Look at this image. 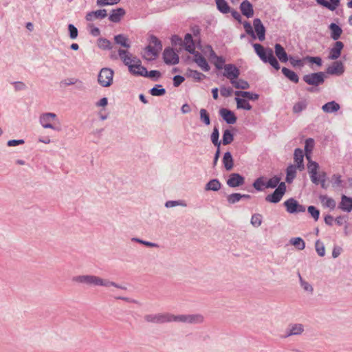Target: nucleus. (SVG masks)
<instances>
[{
    "mask_svg": "<svg viewBox=\"0 0 352 352\" xmlns=\"http://www.w3.org/2000/svg\"><path fill=\"white\" fill-rule=\"evenodd\" d=\"M74 282L85 284L88 286H102L105 287H114L120 289L126 290L125 286L120 285L109 279H103L95 275H79L72 278Z\"/></svg>",
    "mask_w": 352,
    "mask_h": 352,
    "instance_id": "f257e3e1",
    "label": "nucleus"
},
{
    "mask_svg": "<svg viewBox=\"0 0 352 352\" xmlns=\"http://www.w3.org/2000/svg\"><path fill=\"white\" fill-rule=\"evenodd\" d=\"M144 319L146 322L164 324L175 322V315L170 313H158L146 314Z\"/></svg>",
    "mask_w": 352,
    "mask_h": 352,
    "instance_id": "f03ea898",
    "label": "nucleus"
},
{
    "mask_svg": "<svg viewBox=\"0 0 352 352\" xmlns=\"http://www.w3.org/2000/svg\"><path fill=\"white\" fill-rule=\"evenodd\" d=\"M118 52L120 59L125 65L128 66L131 73L134 71V67L140 66L141 60L136 56H133L127 50L120 49Z\"/></svg>",
    "mask_w": 352,
    "mask_h": 352,
    "instance_id": "7ed1b4c3",
    "label": "nucleus"
},
{
    "mask_svg": "<svg viewBox=\"0 0 352 352\" xmlns=\"http://www.w3.org/2000/svg\"><path fill=\"white\" fill-rule=\"evenodd\" d=\"M204 317L200 314L175 315V322L184 324H201Z\"/></svg>",
    "mask_w": 352,
    "mask_h": 352,
    "instance_id": "20e7f679",
    "label": "nucleus"
},
{
    "mask_svg": "<svg viewBox=\"0 0 352 352\" xmlns=\"http://www.w3.org/2000/svg\"><path fill=\"white\" fill-rule=\"evenodd\" d=\"M57 119V116L54 113H45L40 116V123L45 129H52L56 131H60L61 128L59 125L52 124V122Z\"/></svg>",
    "mask_w": 352,
    "mask_h": 352,
    "instance_id": "39448f33",
    "label": "nucleus"
},
{
    "mask_svg": "<svg viewBox=\"0 0 352 352\" xmlns=\"http://www.w3.org/2000/svg\"><path fill=\"white\" fill-rule=\"evenodd\" d=\"M114 72L107 67L101 69L98 76V83L104 87H110L113 83Z\"/></svg>",
    "mask_w": 352,
    "mask_h": 352,
    "instance_id": "423d86ee",
    "label": "nucleus"
},
{
    "mask_svg": "<svg viewBox=\"0 0 352 352\" xmlns=\"http://www.w3.org/2000/svg\"><path fill=\"white\" fill-rule=\"evenodd\" d=\"M325 77L324 72H319L306 74L302 77V79L307 85L318 87L324 83Z\"/></svg>",
    "mask_w": 352,
    "mask_h": 352,
    "instance_id": "0eeeda50",
    "label": "nucleus"
},
{
    "mask_svg": "<svg viewBox=\"0 0 352 352\" xmlns=\"http://www.w3.org/2000/svg\"><path fill=\"white\" fill-rule=\"evenodd\" d=\"M285 192L286 185L285 182H280L274 191L272 193L267 195L265 199L267 202L277 204L280 201Z\"/></svg>",
    "mask_w": 352,
    "mask_h": 352,
    "instance_id": "6e6552de",
    "label": "nucleus"
},
{
    "mask_svg": "<svg viewBox=\"0 0 352 352\" xmlns=\"http://www.w3.org/2000/svg\"><path fill=\"white\" fill-rule=\"evenodd\" d=\"M287 212L290 214L305 212L306 210L305 206L300 204L297 200L291 197L283 203Z\"/></svg>",
    "mask_w": 352,
    "mask_h": 352,
    "instance_id": "1a4fd4ad",
    "label": "nucleus"
},
{
    "mask_svg": "<svg viewBox=\"0 0 352 352\" xmlns=\"http://www.w3.org/2000/svg\"><path fill=\"white\" fill-rule=\"evenodd\" d=\"M163 60L166 65H175L179 63L178 54L171 47H166L163 52Z\"/></svg>",
    "mask_w": 352,
    "mask_h": 352,
    "instance_id": "9d476101",
    "label": "nucleus"
},
{
    "mask_svg": "<svg viewBox=\"0 0 352 352\" xmlns=\"http://www.w3.org/2000/svg\"><path fill=\"white\" fill-rule=\"evenodd\" d=\"M188 52L194 56L193 61L204 72H208L210 67L206 59L197 51L190 48L188 50Z\"/></svg>",
    "mask_w": 352,
    "mask_h": 352,
    "instance_id": "9b49d317",
    "label": "nucleus"
},
{
    "mask_svg": "<svg viewBox=\"0 0 352 352\" xmlns=\"http://www.w3.org/2000/svg\"><path fill=\"white\" fill-rule=\"evenodd\" d=\"M326 72L329 75L341 76L344 72V67L342 61H334L331 65L329 66Z\"/></svg>",
    "mask_w": 352,
    "mask_h": 352,
    "instance_id": "f8f14e48",
    "label": "nucleus"
},
{
    "mask_svg": "<svg viewBox=\"0 0 352 352\" xmlns=\"http://www.w3.org/2000/svg\"><path fill=\"white\" fill-rule=\"evenodd\" d=\"M240 75L239 69L233 64H227L224 65L223 76L230 80V82L237 79Z\"/></svg>",
    "mask_w": 352,
    "mask_h": 352,
    "instance_id": "ddd939ff",
    "label": "nucleus"
},
{
    "mask_svg": "<svg viewBox=\"0 0 352 352\" xmlns=\"http://www.w3.org/2000/svg\"><path fill=\"white\" fill-rule=\"evenodd\" d=\"M220 116L228 124H233L236 123L237 118L234 113L226 108H221L219 111Z\"/></svg>",
    "mask_w": 352,
    "mask_h": 352,
    "instance_id": "4468645a",
    "label": "nucleus"
},
{
    "mask_svg": "<svg viewBox=\"0 0 352 352\" xmlns=\"http://www.w3.org/2000/svg\"><path fill=\"white\" fill-rule=\"evenodd\" d=\"M245 183V178L239 173H231L227 180V184L231 188L242 186Z\"/></svg>",
    "mask_w": 352,
    "mask_h": 352,
    "instance_id": "2eb2a0df",
    "label": "nucleus"
},
{
    "mask_svg": "<svg viewBox=\"0 0 352 352\" xmlns=\"http://www.w3.org/2000/svg\"><path fill=\"white\" fill-rule=\"evenodd\" d=\"M108 15L106 9H100L94 11H91L87 13L85 19L87 21H93L96 19H103Z\"/></svg>",
    "mask_w": 352,
    "mask_h": 352,
    "instance_id": "dca6fc26",
    "label": "nucleus"
},
{
    "mask_svg": "<svg viewBox=\"0 0 352 352\" xmlns=\"http://www.w3.org/2000/svg\"><path fill=\"white\" fill-rule=\"evenodd\" d=\"M319 168V165L317 162L309 160L308 164H307V168L309 174V177L311 179V181L313 184L318 185V169Z\"/></svg>",
    "mask_w": 352,
    "mask_h": 352,
    "instance_id": "f3484780",
    "label": "nucleus"
},
{
    "mask_svg": "<svg viewBox=\"0 0 352 352\" xmlns=\"http://www.w3.org/2000/svg\"><path fill=\"white\" fill-rule=\"evenodd\" d=\"M344 48V43L342 41H336L333 46L331 48L329 58L337 60L341 55V52Z\"/></svg>",
    "mask_w": 352,
    "mask_h": 352,
    "instance_id": "a211bd4d",
    "label": "nucleus"
},
{
    "mask_svg": "<svg viewBox=\"0 0 352 352\" xmlns=\"http://www.w3.org/2000/svg\"><path fill=\"white\" fill-rule=\"evenodd\" d=\"M125 14L126 11L122 8L112 9L109 14V20L115 23H119Z\"/></svg>",
    "mask_w": 352,
    "mask_h": 352,
    "instance_id": "6ab92c4d",
    "label": "nucleus"
},
{
    "mask_svg": "<svg viewBox=\"0 0 352 352\" xmlns=\"http://www.w3.org/2000/svg\"><path fill=\"white\" fill-rule=\"evenodd\" d=\"M253 25L255 32L257 34L258 38L260 41H263L265 38V28L262 23L260 19H254L253 21Z\"/></svg>",
    "mask_w": 352,
    "mask_h": 352,
    "instance_id": "aec40b11",
    "label": "nucleus"
},
{
    "mask_svg": "<svg viewBox=\"0 0 352 352\" xmlns=\"http://www.w3.org/2000/svg\"><path fill=\"white\" fill-rule=\"evenodd\" d=\"M240 10L243 15L250 18L254 15L252 4L248 0H244L240 4Z\"/></svg>",
    "mask_w": 352,
    "mask_h": 352,
    "instance_id": "412c9836",
    "label": "nucleus"
},
{
    "mask_svg": "<svg viewBox=\"0 0 352 352\" xmlns=\"http://www.w3.org/2000/svg\"><path fill=\"white\" fill-rule=\"evenodd\" d=\"M275 54L281 63H287L289 58L285 48L279 43L274 45Z\"/></svg>",
    "mask_w": 352,
    "mask_h": 352,
    "instance_id": "4be33fe9",
    "label": "nucleus"
},
{
    "mask_svg": "<svg viewBox=\"0 0 352 352\" xmlns=\"http://www.w3.org/2000/svg\"><path fill=\"white\" fill-rule=\"evenodd\" d=\"M338 208L344 212H350L352 210V198L342 195Z\"/></svg>",
    "mask_w": 352,
    "mask_h": 352,
    "instance_id": "5701e85b",
    "label": "nucleus"
},
{
    "mask_svg": "<svg viewBox=\"0 0 352 352\" xmlns=\"http://www.w3.org/2000/svg\"><path fill=\"white\" fill-rule=\"evenodd\" d=\"M253 47L256 54L261 58V60L263 62L265 61V59L267 58L268 50L270 48H265L262 45L259 43L253 44Z\"/></svg>",
    "mask_w": 352,
    "mask_h": 352,
    "instance_id": "b1692460",
    "label": "nucleus"
},
{
    "mask_svg": "<svg viewBox=\"0 0 352 352\" xmlns=\"http://www.w3.org/2000/svg\"><path fill=\"white\" fill-rule=\"evenodd\" d=\"M304 331L303 325L301 324H294L291 325L287 329V333L284 338H287L291 336H296L301 334Z\"/></svg>",
    "mask_w": 352,
    "mask_h": 352,
    "instance_id": "393cba45",
    "label": "nucleus"
},
{
    "mask_svg": "<svg viewBox=\"0 0 352 352\" xmlns=\"http://www.w3.org/2000/svg\"><path fill=\"white\" fill-rule=\"evenodd\" d=\"M340 109V104L336 101H331L325 103L322 107V110L324 113H331L338 111Z\"/></svg>",
    "mask_w": 352,
    "mask_h": 352,
    "instance_id": "a878e982",
    "label": "nucleus"
},
{
    "mask_svg": "<svg viewBox=\"0 0 352 352\" xmlns=\"http://www.w3.org/2000/svg\"><path fill=\"white\" fill-rule=\"evenodd\" d=\"M316 2L323 7L329 9L331 11H333L336 9V8L339 6L340 1V0H329V1L327 0H316Z\"/></svg>",
    "mask_w": 352,
    "mask_h": 352,
    "instance_id": "bb28decb",
    "label": "nucleus"
},
{
    "mask_svg": "<svg viewBox=\"0 0 352 352\" xmlns=\"http://www.w3.org/2000/svg\"><path fill=\"white\" fill-rule=\"evenodd\" d=\"M329 28L331 31V38L333 41H338L342 33V28L334 23H331Z\"/></svg>",
    "mask_w": 352,
    "mask_h": 352,
    "instance_id": "cd10ccee",
    "label": "nucleus"
},
{
    "mask_svg": "<svg viewBox=\"0 0 352 352\" xmlns=\"http://www.w3.org/2000/svg\"><path fill=\"white\" fill-rule=\"evenodd\" d=\"M263 63H267L270 64V65L273 67L276 70H278L280 68V64L276 58L274 56V52L272 49H269L267 58Z\"/></svg>",
    "mask_w": 352,
    "mask_h": 352,
    "instance_id": "c85d7f7f",
    "label": "nucleus"
},
{
    "mask_svg": "<svg viewBox=\"0 0 352 352\" xmlns=\"http://www.w3.org/2000/svg\"><path fill=\"white\" fill-rule=\"evenodd\" d=\"M222 162L226 170L229 171L232 169L234 161L230 152L227 151L224 153Z\"/></svg>",
    "mask_w": 352,
    "mask_h": 352,
    "instance_id": "c756f323",
    "label": "nucleus"
},
{
    "mask_svg": "<svg viewBox=\"0 0 352 352\" xmlns=\"http://www.w3.org/2000/svg\"><path fill=\"white\" fill-rule=\"evenodd\" d=\"M307 106L308 101L306 99H301L294 104L292 111L295 114H299L305 110Z\"/></svg>",
    "mask_w": 352,
    "mask_h": 352,
    "instance_id": "7c9ffc66",
    "label": "nucleus"
},
{
    "mask_svg": "<svg viewBox=\"0 0 352 352\" xmlns=\"http://www.w3.org/2000/svg\"><path fill=\"white\" fill-rule=\"evenodd\" d=\"M283 74L290 81L298 83L299 81V77L296 72L294 71L287 68L283 67L281 69Z\"/></svg>",
    "mask_w": 352,
    "mask_h": 352,
    "instance_id": "2f4dec72",
    "label": "nucleus"
},
{
    "mask_svg": "<svg viewBox=\"0 0 352 352\" xmlns=\"http://www.w3.org/2000/svg\"><path fill=\"white\" fill-rule=\"evenodd\" d=\"M294 160L297 164V168L300 170H302L304 168L303 164V151L300 148H296L294 151Z\"/></svg>",
    "mask_w": 352,
    "mask_h": 352,
    "instance_id": "473e14b6",
    "label": "nucleus"
},
{
    "mask_svg": "<svg viewBox=\"0 0 352 352\" xmlns=\"http://www.w3.org/2000/svg\"><path fill=\"white\" fill-rule=\"evenodd\" d=\"M215 3L220 12L227 14L230 12L231 8L226 0H215Z\"/></svg>",
    "mask_w": 352,
    "mask_h": 352,
    "instance_id": "72a5a7b5",
    "label": "nucleus"
},
{
    "mask_svg": "<svg viewBox=\"0 0 352 352\" xmlns=\"http://www.w3.org/2000/svg\"><path fill=\"white\" fill-rule=\"evenodd\" d=\"M182 45H184L185 50L188 52V50L190 48L195 50V41L192 38V34L187 33L184 36V40L182 41Z\"/></svg>",
    "mask_w": 352,
    "mask_h": 352,
    "instance_id": "f704fd0d",
    "label": "nucleus"
},
{
    "mask_svg": "<svg viewBox=\"0 0 352 352\" xmlns=\"http://www.w3.org/2000/svg\"><path fill=\"white\" fill-rule=\"evenodd\" d=\"M221 184L217 179L210 180L205 186V190L217 191L221 188Z\"/></svg>",
    "mask_w": 352,
    "mask_h": 352,
    "instance_id": "c9c22d12",
    "label": "nucleus"
},
{
    "mask_svg": "<svg viewBox=\"0 0 352 352\" xmlns=\"http://www.w3.org/2000/svg\"><path fill=\"white\" fill-rule=\"evenodd\" d=\"M320 200L325 207L329 208L331 210L336 208V201L331 197H329L327 195H320Z\"/></svg>",
    "mask_w": 352,
    "mask_h": 352,
    "instance_id": "e433bc0d",
    "label": "nucleus"
},
{
    "mask_svg": "<svg viewBox=\"0 0 352 352\" xmlns=\"http://www.w3.org/2000/svg\"><path fill=\"white\" fill-rule=\"evenodd\" d=\"M114 41L116 44L120 45L124 47L129 48L131 47L128 38L124 34H120L116 35L114 36Z\"/></svg>",
    "mask_w": 352,
    "mask_h": 352,
    "instance_id": "4c0bfd02",
    "label": "nucleus"
},
{
    "mask_svg": "<svg viewBox=\"0 0 352 352\" xmlns=\"http://www.w3.org/2000/svg\"><path fill=\"white\" fill-rule=\"evenodd\" d=\"M286 182L289 184L292 183L296 175V167L294 165H289L286 170Z\"/></svg>",
    "mask_w": 352,
    "mask_h": 352,
    "instance_id": "58836bf2",
    "label": "nucleus"
},
{
    "mask_svg": "<svg viewBox=\"0 0 352 352\" xmlns=\"http://www.w3.org/2000/svg\"><path fill=\"white\" fill-rule=\"evenodd\" d=\"M236 102V108L250 111L252 109V105L245 99L241 98H235Z\"/></svg>",
    "mask_w": 352,
    "mask_h": 352,
    "instance_id": "ea45409f",
    "label": "nucleus"
},
{
    "mask_svg": "<svg viewBox=\"0 0 352 352\" xmlns=\"http://www.w3.org/2000/svg\"><path fill=\"white\" fill-rule=\"evenodd\" d=\"M231 84L236 89H248L250 88V84L248 83V82L243 79H234L231 81Z\"/></svg>",
    "mask_w": 352,
    "mask_h": 352,
    "instance_id": "a19ab883",
    "label": "nucleus"
},
{
    "mask_svg": "<svg viewBox=\"0 0 352 352\" xmlns=\"http://www.w3.org/2000/svg\"><path fill=\"white\" fill-rule=\"evenodd\" d=\"M149 93L153 96H162L166 94V89L162 85H155L150 89Z\"/></svg>",
    "mask_w": 352,
    "mask_h": 352,
    "instance_id": "79ce46f5",
    "label": "nucleus"
},
{
    "mask_svg": "<svg viewBox=\"0 0 352 352\" xmlns=\"http://www.w3.org/2000/svg\"><path fill=\"white\" fill-rule=\"evenodd\" d=\"M234 140V135L229 129H226L223 131L222 137V144L223 145H228L232 143Z\"/></svg>",
    "mask_w": 352,
    "mask_h": 352,
    "instance_id": "37998d69",
    "label": "nucleus"
},
{
    "mask_svg": "<svg viewBox=\"0 0 352 352\" xmlns=\"http://www.w3.org/2000/svg\"><path fill=\"white\" fill-rule=\"evenodd\" d=\"M280 177L277 175H275V176L272 177V178H270L266 182L265 188H276L278 187V186L279 185V184L280 183Z\"/></svg>",
    "mask_w": 352,
    "mask_h": 352,
    "instance_id": "c03bdc74",
    "label": "nucleus"
},
{
    "mask_svg": "<svg viewBox=\"0 0 352 352\" xmlns=\"http://www.w3.org/2000/svg\"><path fill=\"white\" fill-rule=\"evenodd\" d=\"M187 75L189 77L192 78L197 81H201L203 78H206V75L197 71L188 69L187 71Z\"/></svg>",
    "mask_w": 352,
    "mask_h": 352,
    "instance_id": "a18cd8bd",
    "label": "nucleus"
},
{
    "mask_svg": "<svg viewBox=\"0 0 352 352\" xmlns=\"http://www.w3.org/2000/svg\"><path fill=\"white\" fill-rule=\"evenodd\" d=\"M290 243L295 246L299 250H302L305 248V241L300 237H295L291 239Z\"/></svg>",
    "mask_w": 352,
    "mask_h": 352,
    "instance_id": "49530a36",
    "label": "nucleus"
},
{
    "mask_svg": "<svg viewBox=\"0 0 352 352\" xmlns=\"http://www.w3.org/2000/svg\"><path fill=\"white\" fill-rule=\"evenodd\" d=\"M219 132L217 126H214L211 134V142L217 148L220 147L221 142L219 140Z\"/></svg>",
    "mask_w": 352,
    "mask_h": 352,
    "instance_id": "de8ad7c7",
    "label": "nucleus"
},
{
    "mask_svg": "<svg viewBox=\"0 0 352 352\" xmlns=\"http://www.w3.org/2000/svg\"><path fill=\"white\" fill-rule=\"evenodd\" d=\"M265 184L266 182H264V177H260L254 180L252 186L257 191H263L264 188H265Z\"/></svg>",
    "mask_w": 352,
    "mask_h": 352,
    "instance_id": "09e8293b",
    "label": "nucleus"
},
{
    "mask_svg": "<svg viewBox=\"0 0 352 352\" xmlns=\"http://www.w3.org/2000/svg\"><path fill=\"white\" fill-rule=\"evenodd\" d=\"M200 113V120L201 121L205 124L206 126L210 124V118L209 113L205 109H201L199 111Z\"/></svg>",
    "mask_w": 352,
    "mask_h": 352,
    "instance_id": "8fccbe9b",
    "label": "nucleus"
},
{
    "mask_svg": "<svg viewBox=\"0 0 352 352\" xmlns=\"http://www.w3.org/2000/svg\"><path fill=\"white\" fill-rule=\"evenodd\" d=\"M262 219L261 214H254L251 217L250 223L254 227H259L262 223Z\"/></svg>",
    "mask_w": 352,
    "mask_h": 352,
    "instance_id": "3c124183",
    "label": "nucleus"
},
{
    "mask_svg": "<svg viewBox=\"0 0 352 352\" xmlns=\"http://www.w3.org/2000/svg\"><path fill=\"white\" fill-rule=\"evenodd\" d=\"M98 45L100 48L103 50H110L111 48V42L104 38H100L98 39Z\"/></svg>",
    "mask_w": 352,
    "mask_h": 352,
    "instance_id": "603ef678",
    "label": "nucleus"
},
{
    "mask_svg": "<svg viewBox=\"0 0 352 352\" xmlns=\"http://www.w3.org/2000/svg\"><path fill=\"white\" fill-rule=\"evenodd\" d=\"M293 67H302L304 66V61L305 60L303 59H296L295 57L292 56H289V58L288 60Z\"/></svg>",
    "mask_w": 352,
    "mask_h": 352,
    "instance_id": "864d4df0",
    "label": "nucleus"
},
{
    "mask_svg": "<svg viewBox=\"0 0 352 352\" xmlns=\"http://www.w3.org/2000/svg\"><path fill=\"white\" fill-rule=\"evenodd\" d=\"M241 199V194L240 193H232L227 197V201L230 204H234L239 202Z\"/></svg>",
    "mask_w": 352,
    "mask_h": 352,
    "instance_id": "5fc2aeb1",
    "label": "nucleus"
},
{
    "mask_svg": "<svg viewBox=\"0 0 352 352\" xmlns=\"http://www.w3.org/2000/svg\"><path fill=\"white\" fill-rule=\"evenodd\" d=\"M316 251L320 256H324L325 254V248L324 243L320 240H317L315 243Z\"/></svg>",
    "mask_w": 352,
    "mask_h": 352,
    "instance_id": "6e6d98bb",
    "label": "nucleus"
},
{
    "mask_svg": "<svg viewBox=\"0 0 352 352\" xmlns=\"http://www.w3.org/2000/svg\"><path fill=\"white\" fill-rule=\"evenodd\" d=\"M178 206L186 207V204L184 201H182V200H175V201L171 200V201H167L165 203V206L168 208Z\"/></svg>",
    "mask_w": 352,
    "mask_h": 352,
    "instance_id": "4d7b16f0",
    "label": "nucleus"
},
{
    "mask_svg": "<svg viewBox=\"0 0 352 352\" xmlns=\"http://www.w3.org/2000/svg\"><path fill=\"white\" fill-rule=\"evenodd\" d=\"M131 241H135L137 243H139L140 244L144 245H146L147 247H150V248H158L159 247V245L157 243L147 241H144L139 238L133 237L131 239Z\"/></svg>",
    "mask_w": 352,
    "mask_h": 352,
    "instance_id": "13d9d810",
    "label": "nucleus"
},
{
    "mask_svg": "<svg viewBox=\"0 0 352 352\" xmlns=\"http://www.w3.org/2000/svg\"><path fill=\"white\" fill-rule=\"evenodd\" d=\"M120 1V0H97L96 5L99 7L113 6L118 3Z\"/></svg>",
    "mask_w": 352,
    "mask_h": 352,
    "instance_id": "bf43d9fd",
    "label": "nucleus"
},
{
    "mask_svg": "<svg viewBox=\"0 0 352 352\" xmlns=\"http://www.w3.org/2000/svg\"><path fill=\"white\" fill-rule=\"evenodd\" d=\"M308 212L315 221H318L320 217V210L314 206H309L307 208Z\"/></svg>",
    "mask_w": 352,
    "mask_h": 352,
    "instance_id": "052dcab7",
    "label": "nucleus"
},
{
    "mask_svg": "<svg viewBox=\"0 0 352 352\" xmlns=\"http://www.w3.org/2000/svg\"><path fill=\"white\" fill-rule=\"evenodd\" d=\"M304 60H306L311 63L316 64L319 67L322 64V58L320 56H307L304 58Z\"/></svg>",
    "mask_w": 352,
    "mask_h": 352,
    "instance_id": "680f3d73",
    "label": "nucleus"
},
{
    "mask_svg": "<svg viewBox=\"0 0 352 352\" xmlns=\"http://www.w3.org/2000/svg\"><path fill=\"white\" fill-rule=\"evenodd\" d=\"M150 43L154 45V47L159 51L162 49V42L154 35L150 36Z\"/></svg>",
    "mask_w": 352,
    "mask_h": 352,
    "instance_id": "e2e57ef3",
    "label": "nucleus"
},
{
    "mask_svg": "<svg viewBox=\"0 0 352 352\" xmlns=\"http://www.w3.org/2000/svg\"><path fill=\"white\" fill-rule=\"evenodd\" d=\"M68 31L71 39H76L78 34V29L73 24L68 25Z\"/></svg>",
    "mask_w": 352,
    "mask_h": 352,
    "instance_id": "0e129e2a",
    "label": "nucleus"
},
{
    "mask_svg": "<svg viewBox=\"0 0 352 352\" xmlns=\"http://www.w3.org/2000/svg\"><path fill=\"white\" fill-rule=\"evenodd\" d=\"M138 70H135L132 72L131 73L136 76H140L146 77L147 75H146V73L148 74V71L146 67L141 65V63H140V66L137 67Z\"/></svg>",
    "mask_w": 352,
    "mask_h": 352,
    "instance_id": "69168bd1",
    "label": "nucleus"
},
{
    "mask_svg": "<svg viewBox=\"0 0 352 352\" xmlns=\"http://www.w3.org/2000/svg\"><path fill=\"white\" fill-rule=\"evenodd\" d=\"M314 146V140L312 138H307L305 140V151L306 153H311Z\"/></svg>",
    "mask_w": 352,
    "mask_h": 352,
    "instance_id": "338daca9",
    "label": "nucleus"
},
{
    "mask_svg": "<svg viewBox=\"0 0 352 352\" xmlns=\"http://www.w3.org/2000/svg\"><path fill=\"white\" fill-rule=\"evenodd\" d=\"M298 276L301 287L304 290L311 293L313 292V287L308 282L304 280L300 274H298Z\"/></svg>",
    "mask_w": 352,
    "mask_h": 352,
    "instance_id": "774afa93",
    "label": "nucleus"
}]
</instances>
